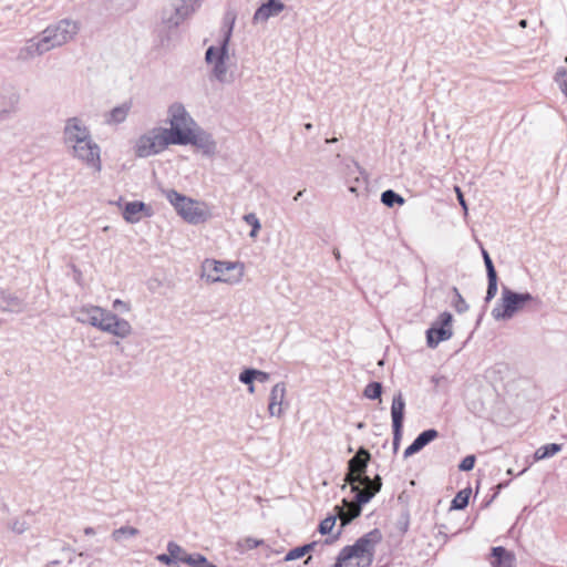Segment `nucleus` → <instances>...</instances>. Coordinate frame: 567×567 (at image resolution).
I'll return each mask as SVG.
<instances>
[{
    "label": "nucleus",
    "instance_id": "c756f323",
    "mask_svg": "<svg viewBox=\"0 0 567 567\" xmlns=\"http://www.w3.org/2000/svg\"><path fill=\"white\" fill-rule=\"evenodd\" d=\"M167 551L171 553L174 564L178 561L184 563V559L190 555L175 542H168Z\"/></svg>",
    "mask_w": 567,
    "mask_h": 567
},
{
    "label": "nucleus",
    "instance_id": "4d7b16f0",
    "mask_svg": "<svg viewBox=\"0 0 567 567\" xmlns=\"http://www.w3.org/2000/svg\"><path fill=\"white\" fill-rule=\"evenodd\" d=\"M302 194H303V190L298 192V193L296 194V196L293 197V200H296V202H297V200L302 196Z\"/></svg>",
    "mask_w": 567,
    "mask_h": 567
},
{
    "label": "nucleus",
    "instance_id": "39448f33",
    "mask_svg": "<svg viewBox=\"0 0 567 567\" xmlns=\"http://www.w3.org/2000/svg\"><path fill=\"white\" fill-rule=\"evenodd\" d=\"M163 194L177 214L187 223L197 225L207 220L209 214L205 204L182 195L175 189H165Z\"/></svg>",
    "mask_w": 567,
    "mask_h": 567
},
{
    "label": "nucleus",
    "instance_id": "9d476101",
    "mask_svg": "<svg viewBox=\"0 0 567 567\" xmlns=\"http://www.w3.org/2000/svg\"><path fill=\"white\" fill-rule=\"evenodd\" d=\"M167 113L171 127L165 128V131L172 137L173 145H178L179 142L176 141L178 138V134L188 135L193 130L197 127V124L187 112L185 106L179 102L173 103L168 107Z\"/></svg>",
    "mask_w": 567,
    "mask_h": 567
},
{
    "label": "nucleus",
    "instance_id": "a18cd8bd",
    "mask_svg": "<svg viewBox=\"0 0 567 567\" xmlns=\"http://www.w3.org/2000/svg\"><path fill=\"white\" fill-rule=\"evenodd\" d=\"M156 559L164 564V565H167V566H172L174 564L173 561V557L171 555V553L167 551V554H159L156 556Z\"/></svg>",
    "mask_w": 567,
    "mask_h": 567
},
{
    "label": "nucleus",
    "instance_id": "e433bc0d",
    "mask_svg": "<svg viewBox=\"0 0 567 567\" xmlns=\"http://www.w3.org/2000/svg\"><path fill=\"white\" fill-rule=\"evenodd\" d=\"M264 544L262 539H256L254 537H246L238 543L241 550H250Z\"/></svg>",
    "mask_w": 567,
    "mask_h": 567
},
{
    "label": "nucleus",
    "instance_id": "20e7f679",
    "mask_svg": "<svg viewBox=\"0 0 567 567\" xmlns=\"http://www.w3.org/2000/svg\"><path fill=\"white\" fill-rule=\"evenodd\" d=\"M370 453L364 447H360L354 456L348 462V472L346 474V483L351 486V491L372 488L378 483H382L380 475L373 478L367 475V467L370 461Z\"/></svg>",
    "mask_w": 567,
    "mask_h": 567
},
{
    "label": "nucleus",
    "instance_id": "7ed1b4c3",
    "mask_svg": "<svg viewBox=\"0 0 567 567\" xmlns=\"http://www.w3.org/2000/svg\"><path fill=\"white\" fill-rule=\"evenodd\" d=\"M379 529H373L355 540L353 545L343 547L331 567H344L352 558L358 559V567H368L374 558L375 546L381 542Z\"/></svg>",
    "mask_w": 567,
    "mask_h": 567
},
{
    "label": "nucleus",
    "instance_id": "49530a36",
    "mask_svg": "<svg viewBox=\"0 0 567 567\" xmlns=\"http://www.w3.org/2000/svg\"><path fill=\"white\" fill-rule=\"evenodd\" d=\"M113 309L121 310L123 312H127V311H130V306L121 299H115L113 301Z\"/></svg>",
    "mask_w": 567,
    "mask_h": 567
},
{
    "label": "nucleus",
    "instance_id": "4be33fe9",
    "mask_svg": "<svg viewBox=\"0 0 567 567\" xmlns=\"http://www.w3.org/2000/svg\"><path fill=\"white\" fill-rule=\"evenodd\" d=\"M285 9L281 1L268 0L262 3L254 13V22H266L269 18L278 16Z\"/></svg>",
    "mask_w": 567,
    "mask_h": 567
},
{
    "label": "nucleus",
    "instance_id": "052dcab7",
    "mask_svg": "<svg viewBox=\"0 0 567 567\" xmlns=\"http://www.w3.org/2000/svg\"><path fill=\"white\" fill-rule=\"evenodd\" d=\"M439 380H440V378L432 377V382H434L435 384H437V383H439Z\"/></svg>",
    "mask_w": 567,
    "mask_h": 567
},
{
    "label": "nucleus",
    "instance_id": "a211bd4d",
    "mask_svg": "<svg viewBox=\"0 0 567 567\" xmlns=\"http://www.w3.org/2000/svg\"><path fill=\"white\" fill-rule=\"evenodd\" d=\"M287 389L284 382L276 383L269 394L268 412L270 416L280 417L284 413Z\"/></svg>",
    "mask_w": 567,
    "mask_h": 567
},
{
    "label": "nucleus",
    "instance_id": "6e6d98bb",
    "mask_svg": "<svg viewBox=\"0 0 567 567\" xmlns=\"http://www.w3.org/2000/svg\"><path fill=\"white\" fill-rule=\"evenodd\" d=\"M518 24H519V27H522V28H526V27H527V20L523 19V20H520V21H519V23H518Z\"/></svg>",
    "mask_w": 567,
    "mask_h": 567
},
{
    "label": "nucleus",
    "instance_id": "0eeeda50",
    "mask_svg": "<svg viewBox=\"0 0 567 567\" xmlns=\"http://www.w3.org/2000/svg\"><path fill=\"white\" fill-rule=\"evenodd\" d=\"M204 276L208 282H226L236 285L244 276V265L240 262L206 259L203 264Z\"/></svg>",
    "mask_w": 567,
    "mask_h": 567
},
{
    "label": "nucleus",
    "instance_id": "9b49d317",
    "mask_svg": "<svg viewBox=\"0 0 567 567\" xmlns=\"http://www.w3.org/2000/svg\"><path fill=\"white\" fill-rule=\"evenodd\" d=\"M382 483H378L372 488H362L351 491L354 493V503L343 499V506H337L339 518L342 520V525L349 524L354 518L359 517L362 512V505L368 504L380 491Z\"/></svg>",
    "mask_w": 567,
    "mask_h": 567
},
{
    "label": "nucleus",
    "instance_id": "f3484780",
    "mask_svg": "<svg viewBox=\"0 0 567 567\" xmlns=\"http://www.w3.org/2000/svg\"><path fill=\"white\" fill-rule=\"evenodd\" d=\"M50 50L47 44L43 42V38L41 34L34 37L25 42V44L20 48L17 59L20 61H29L34 59L35 56H40Z\"/></svg>",
    "mask_w": 567,
    "mask_h": 567
},
{
    "label": "nucleus",
    "instance_id": "37998d69",
    "mask_svg": "<svg viewBox=\"0 0 567 567\" xmlns=\"http://www.w3.org/2000/svg\"><path fill=\"white\" fill-rule=\"evenodd\" d=\"M10 528L12 532L17 533V534H22L27 530L28 526H27V523L23 522V520H14L11 525H10Z\"/></svg>",
    "mask_w": 567,
    "mask_h": 567
},
{
    "label": "nucleus",
    "instance_id": "473e14b6",
    "mask_svg": "<svg viewBox=\"0 0 567 567\" xmlns=\"http://www.w3.org/2000/svg\"><path fill=\"white\" fill-rule=\"evenodd\" d=\"M244 221L251 226V230L249 233L250 238H256L261 228V224L255 213H248L243 217Z\"/></svg>",
    "mask_w": 567,
    "mask_h": 567
},
{
    "label": "nucleus",
    "instance_id": "6ab92c4d",
    "mask_svg": "<svg viewBox=\"0 0 567 567\" xmlns=\"http://www.w3.org/2000/svg\"><path fill=\"white\" fill-rule=\"evenodd\" d=\"M20 96L11 89L0 91V118H7L18 110Z\"/></svg>",
    "mask_w": 567,
    "mask_h": 567
},
{
    "label": "nucleus",
    "instance_id": "f8f14e48",
    "mask_svg": "<svg viewBox=\"0 0 567 567\" xmlns=\"http://www.w3.org/2000/svg\"><path fill=\"white\" fill-rule=\"evenodd\" d=\"M68 150L74 158L93 168L94 172L100 173L102 171L101 148L92 138L74 144Z\"/></svg>",
    "mask_w": 567,
    "mask_h": 567
},
{
    "label": "nucleus",
    "instance_id": "393cba45",
    "mask_svg": "<svg viewBox=\"0 0 567 567\" xmlns=\"http://www.w3.org/2000/svg\"><path fill=\"white\" fill-rule=\"evenodd\" d=\"M132 107L131 102H124L118 106L113 107L106 115H105V123L109 125H117L123 123Z\"/></svg>",
    "mask_w": 567,
    "mask_h": 567
},
{
    "label": "nucleus",
    "instance_id": "72a5a7b5",
    "mask_svg": "<svg viewBox=\"0 0 567 567\" xmlns=\"http://www.w3.org/2000/svg\"><path fill=\"white\" fill-rule=\"evenodd\" d=\"M363 394L370 400L379 399L382 394V384L380 382H370L365 386Z\"/></svg>",
    "mask_w": 567,
    "mask_h": 567
},
{
    "label": "nucleus",
    "instance_id": "603ef678",
    "mask_svg": "<svg viewBox=\"0 0 567 567\" xmlns=\"http://www.w3.org/2000/svg\"><path fill=\"white\" fill-rule=\"evenodd\" d=\"M559 89L567 96V79H563V82H560Z\"/></svg>",
    "mask_w": 567,
    "mask_h": 567
},
{
    "label": "nucleus",
    "instance_id": "423d86ee",
    "mask_svg": "<svg viewBox=\"0 0 567 567\" xmlns=\"http://www.w3.org/2000/svg\"><path fill=\"white\" fill-rule=\"evenodd\" d=\"M226 19L229 20V25L224 34L220 45H210L205 53V61L208 64H213V75L220 83L230 82V79H228V68L226 61L228 59V43L231 37L235 17H227Z\"/></svg>",
    "mask_w": 567,
    "mask_h": 567
},
{
    "label": "nucleus",
    "instance_id": "1a4fd4ad",
    "mask_svg": "<svg viewBox=\"0 0 567 567\" xmlns=\"http://www.w3.org/2000/svg\"><path fill=\"white\" fill-rule=\"evenodd\" d=\"M168 145H173V141L165 128L154 127L137 138L134 151L137 157H150L162 153Z\"/></svg>",
    "mask_w": 567,
    "mask_h": 567
},
{
    "label": "nucleus",
    "instance_id": "ddd939ff",
    "mask_svg": "<svg viewBox=\"0 0 567 567\" xmlns=\"http://www.w3.org/2000/svg\"><path fill=\"white\" fill-rule=\"evenodd\" d=\"M178 138L176 141L179 142L178 145H193L197 148L202 150V152L207 156L215 155L217 151V144L214 141L213 136L199 128L198 126L193 130L188 135L178 134Z\"/></svg>",
    "mask_w": 567,
    "mask_h": 567
},
{
    "label": "nucleus",
    "instance_id": "09e8293b",
    "mask_svg": "<svg viewBox=\"0 0 567 567\" xmlns=\"http://www.w3.org/2000/svg\"><path fill=\"white\" fill-rule=\"evenodd\" d=\"M255 380L259 382H267L269 380V373L255 369Z\"/></svg>",
    "mask_w": 567,
    "mask_h": 567
},
{
    "label": "nucleus",
    "instance_id": "5701e85b",
    "mask_svg": "<svg viewBox=\"0 0 567 567\" xmlns=\"http://www.w3.org/2000/svg\"><path fill=\"white\" fill-rule=\"evenodd\" d=\"M24 307L23 299L0 288V311L19 313L24 310Z\"/></svg>",
    "mask_w": 567,
    "mask_h": 567
},
{
    "label": "nucleus",
    "instance_id": "dca6fc26",
    "mask_svg": "<svg viewBox=\"0 0 567 567\" xmlns=\"http://www.w3.org/2000/svg\"><path fill=\"white\" fill-rule=\"evenodd\" d=\"M203 0H174V13L164 19L168 28L178 27L199 8Z\"/></svg>",
    "mask_w": 567,
    "mask_h": 567
},
{
    "label": "nucleus",
    "instance_id": "f03ea898",
    "mask_svg": "<svg viewBox=\"0 0 567 567\" xmlns=\"http://www.w3.org/2000/svg\"><path fill=\"white\" fill-rule=\"evenodd\" d=\"M543 301L538 296L529 292H516L507 286L502 287V297L492 310L496 321L509 320L523 309L538 310Z\"/></svg>",
    "mask_w": 567,
    "mask_h": 567
},
{
    "label": "nucleus",
    "instance_id": "f257e3e1",
    "mask_svg": "<svg viewBox=\"0 0 567 567\" xmlns=\"http://www.w3.org/2000/svg\"><path fill=\"white\" fill-rule=\"evenodd\" d=\"M76 321L90 324L114 337L125 339L132 334L131 323L110 310L99 306H82L74 311Z\"/></svg>",
    "mask_w": 567,
    "mask_h": 567
},
{
    "label": "nucleus",
    "instance_id": "f704fd0d",
    "mask_svg": "<svg viewBox=\"0 0 567 567\" xmlns=\"http://www.w3.org/2000/svg\"><path fill=\"white\" fill-rule=\"evenodd\" d=\"M487 282L485 302H489L497 293V275L487 276Z\"/></svg>",
    "mask_w": 567,
    "mask_h": 567
},
{
    "label": "nucleus",
    "instance_id": "58836bf2",
    "mask_svg": "<svg viewBox=\"0 0 567 567\" xmlns=\"http://www.w3.org/2000/svg\"><path fill=\"white\" fill-rule=\"evenodd\" d=\"M238 380L244 384H250L255 381V369H245L239 373Z\"/></svg>",
    "mask_w": 567,
    "mask_h": 567
},
{
    "label": "nucleus",
    "instance_id": "c03bdc74",
    "mask_svg": "<svg viewBox=\"0 0 567 567\" xmlns=\"http://www.w3.org/2000/svg\"><path fill=\"white\" fill-rule=\"evenodd\" d=\"M402 427L403 426H399L398 431H396V427H392V430H393V449H394V451H396L399 449L401 436H402Z\"/></svg>",
    "mask_w": 567,
    "mask_h": 567
},
{
    "label": "nucleus",
    "instance_id": "a19ab883",
    "mask_svg": "<svg viewBox=\"0 0 567 567\" xmlns=\"http://www.w3.org/2000/svg\"><path fill=\"white\" fill-rule=\"evenodd\" d=\"M475 456L474 455H467L465 456L462 462L460 463L458 465V470L460 471H464V472H467V471H471L474 465H475Z\"/></svg>",
    "mask_w": 567,
    "mask_h": 567
},
{
    "label": "nucleus",
    "instance_id": "c85d7f7f",
    "mask_svg": "<svg viewBox=\"0 0 567 567\" xmlns=\"http://www.w3.org/2000/svg\"><path fill=\"white\" fill-rule=\"evenodd\" d=\"M184 564L189 565L190 567H217L215 564L208 561V559L199 554H190L184 559Z\"/></svg>",
    "mask_w": 567,
    "mask_h": 567
},
{
    "label": "nucleus",
    "instance_id": "ea45409f",
    "mask_svg": "<svg viewBox=\"0 0 567 567\" xmlns=\"http://www.w3.org/2000/svg\"><path fill=\"white\" fill-rule=\"evenodd\" d=\"M306 554H305V549L302 548V546H299V547H295L293 549L289 550L285 557V561H291V560H295V559H299L301 557H303Z\"/></svg>",
    "mask_w": 567,
    "mask_h": 567
},
{
    "label": "nucleus",
    "instance_id": "aec40b11",
    "mask_svg": "<svg viewBox=\"0 0 567 567\" xmlns=\"http://www.w3.org/2000/svg\"><path fill=\"white\" fill-rule=\"evenodd\" d=\"M122 214L127 223L135 224L141 220V214L150 217L152 215V208L143 202L134 200L125 204Z\"/></svg>",
    "mask_w": 567,
    "mask_h": 567
},
{
    "label": "nucleus",
    "instance_id": "2eb2a0df",
    "mask_svg": "<svg viewBox=\"0 0 567 567\" xmlns=\"http://www.w3.org/2000/svg\"><path fill=\"white\" fill-rule=\"evenodd\" d=\"M92 138L89 127L79 117H70L63 128V143L69 148L74 144Z\"/></svg>",
    "mask_w": 567,
    "mask_h": 567
},
{
    "label": "nucleus",
    "instance_id": "412c9836",
    "mask_svg": "<svg viewBox=\"0 0 567 567\" xmlns=\"http://www.w3.org/2000/svg\"><path fill=\"white\" fill-rule=\"evenodd\" d=\"M439 436V432L435 429H429L421 432L415 440L404 450L403 457L408 458L415 453L420 452L423 447L430 444Z\"/></svg>",
    "mask_w": 567,
    "mask_h": 567
},
{
    "label": "nucleus",
    "instance_id": "13d9d810",
    "mask_svg": "<svg viewBox=\"0 0 567 567\" xmlns=\"http://www.w3.org/2000/svg\"><path fill=\"white\" fill-rule=\"evenodd\" d=\"M338 140L336 137H332V138H327L326 140V143H336Z\"/></svg>",
    "mask_w": 567,
    "mask_h": 567
},
{
    "label": "nucleus",
    "instance_id": "c9c22d12",
    "mask_svg": "<svg viewBox=\"0 0 567 567\" xmlns=\"http://www.w3.org/2000/svg\"><path fill=\"white\" fill-rule=\"evenodd\" d=\"M452 291H453V293L455 296V299L453 301V306H454L455 310L458 313H463V312L467 311L468 305L466 303V301L464 300V298L460 293L458 289L456 287H453Z\"/></svg>",
    "mask_w": 567,
    "mask_h": 567
},
{
    "label": "nucleus",
    "instance_id": "79ce46f5",
    "mask_svg": "<svg viewBox=\"0 0 567 567\" xmlns=\"http://www.w3.org/2000/svg\"><path fill=\"white\" fill-rule=\"evenodd\" d=\"M482 255H483V259H484V264H485L487 276H489V275H497V272L495 270V267H494V264H493L488 252L485 249H483L482 250Z\"/></svg>",
    "mask_w": 567,
    "mask_h": 567
},
{
    "label": "nucleus",
    "instance_id": "680f3d73",
    "mask_svg": "<svg viewBox=\"0 0 567 567\" xmlns=\"http://www.w3.org/2000/svg\"><path fill=\"white\" fill-rule=\"evenodd\" d=\"M353 166L355 167V169L360 171V166L358 165V163H353Z\"/></svg>",
    "mask_w": 567,
    "mask_h": 567
},
{
    "label": "nucleus",
    "instance_id": "a878e982",
    "mask_svg": "<svg viewBox=\"0 0 567 567\" xmlns=\"http://www.w3.org/2000/svg\"><path fill=\"white\" fill-rule=\"evenodd\" d=\"M493 567H514L515 556L502 546L492 548Z\"/></svg>",
    "mask_w": 567,
    "mask_h": 567
},
{
    "label": "nucleus",
    "instance_id": "8fccbe9b",
    "mask_svg": "<svg viewBox=\"0 0 567 567\" xmlns=\"http://www.w3.org/2000/svg\"><path fill=\"white\" fill-rule=\"evenodd\" d=\"M455 190H456V193H457V199H458V202H460L461 206H462V207H463V209L466 212V210H467V206H466V202H465V199H464V196H463V194H462L461 189H460L458 187H455Z\"/></svg>",
    "mask_w": 567,
    "mask_h": 567
},
{
    "label": "nucleus",
    "instance_id": "e2e57ef3",
    "mask_svg": "<svg viewBox=\"0 0 567 567\" xmlns=\"http://www.w3.org/2000/svg\"><path fill=\"white\" fill-rule=\"evenodd\" d=\"M565 62L567 63V56L565 58Z\"/></svg>",
    "mask_w": 567,
    "mask_h": 567
},
{
    "label": "nucleus",
    "instance_id": "2f4dec72",
    "mask_svg": "<svg viewBox=\"0 0 567 567\" xmlns=\"http://www.w3.org/2000/svg\"><path fill=\"white\" fill-rule=\"evenodd\" d=\"M381 202L388 207H393L395 204L402 205L404 199L394 190L388 189L381 194Z\"/></svg>",
    "mask_w": 567,
    "mask_h": 567
},
{
    "label": "nucleus",
    "instance_id": "7c9ffc66",
    "mask_svg": "<svg viewBox=\"0 0 567 567\" xmlns=\"http://www.w3.org/2000/svg\"><path fill=\"white\" fill-rule=\"evenodd\" d=\"M471 489L460 491L452 501V509H464L468 505Z\"/></svg>",
    "mask_w": 567,
    "mask_h": 567
},
{
    "label": "nucleus",
    "instance_id": "b1692460",
    "mask_svg": "<svg viewBox=\"0 0 567 567\" xmlns=\"http://www.w3.org/2000/svg\"><path fill=\"white\" fill-rule=\"evenodd\" d=\"M405 401L401 392H398L392 400L391 416L392 427L403 426Z\"/></svg>",
    "mask_w": 567,
    "mask_h": 567
},
{
    "label": "nucleus",
    "instance_id": "3c124183",
    "mask_svg": "<svg viewBox=\"0 0 567 567\" xmlns=\"http://www.w3.org/2000/svg\"><path fill=\"white\" fill-rule=\"evenodd\" d=\"M316 546H317L316 542L303 545L302 548L305 549V554H308L309 551L313 550V548Z\"/></svg>",
    "mask_w": 567,
    "mask_h": 567
},
{
    "label": "nucleus",
    "instance_id": "cd10ccee",
    "mask_svg": "<svg viewBox=\"0 0 567 567\" xmlns=\"http://www.w3.org/2000/svg\"><path fill=\"white\" fill-rule=\"evenodd\" d=\"M140 534V530L132 526H122L112 532L111 537L114 542L121 543L125 538L135 537Z\"/></svg>",
    "mask_w": 567,
    "mask_h": 567
},
{
    "label": "nucleus",
    "instance_id": "864d4df0",
    "mask_svg": "<svg viewBox=\"0 0 567 567\" xmlns=\"http://www.w3.org/2000/svg\"><path fill=\"white\" fill-rule=\"evenodd\" d=\"M84 534L87 535V536H92L95 534V530L93 527H85L84 528Z\"/></svg>",
    "mask_w": 567,
    "mask_h": 567
},
{
    "label": "nucleus",
    "instance_id": "5fc2aeb1",
    "mask_svg": "<svg viewBox=\"0 0 567 567\" xmlns=\"http://www.w3.org/2000/svg\"><path fill=\"white\" fill-rule=\"evenodd\" d=\"M248 385V392L254 393L255 392V385L254 383L247 384Z\"/></svg>",
    "mask_w": 567,
    "mask_h": 567
},
{
    "label": "nucleus",
    "instance_id": "6e6552de",
    "mask_svg": "<svg viewBox=\"0 0 567 567\" xmlns=\"http://www.w3.org/2000/svg\"><path fill=\"white\" fill-rule=\"evenodd\" d=\"M80 31V23L72 19H61L49 24L40 34L51 51L71 42Z\"/></svg>",
    "mask_w": 567,
    "mask_h": 567
},
{
    "label": "nucleus",
    "instance_id": "bb28decb",
    "mask_svg": "<svg viewBox=\"0 0 567 567\" xmlns=\"http://www.w3.org/2000/svg\"><path fill=\"white\" fill-rule=\"evenodd\" d=\"M561 449H563V445L557 444V443H550V444L543 445L535 451L534 460L542 461V460L551 457L555 454H557L558 452H560Z\"/></svg>",
    "mask_w": 567,
    "mask_h": 567
},
{
    "label": "nucleus",
    "instance_id": "de8ad7c7",
    "mask_svg": "<svg viewBox=\"0 0 567 567\" xmlns=\"http://www.w3.org/2000/svg\"><path fill=\"white\" fill-rule=\"evenodd\" d=\"M563 79H567V70L565 68H559L555 74V81L558 84V86H560V82H563Z\"/></svg>",
    "mask_w": 567,
    "mask_h": 567
},
{
    "label": "nucleus",
    "instance_id": "4468645a",
    "mask_svg": "<svg viewBox=\"0 0 567 567\" xmlns=\"http://www.w3.org/2000/svg\"><path fill=\"white\" fill-rule=\"evenodd\" d=\"M453 317L450 312H442L437 320L426 331V343L430 348H436L442 341L449 340L453 332L451 329Z\"/></svg>",
    "mask_w": 567,
    "mask_h": 567
},
{
    "label": "nucleus",
    "instance_id": "4c0bfd02",
    "mask_svg": "<svg viewBox=\"0 0 567 567\" xmlns=\"http://www.w3.org/2000/svg\"><path fill=\"white\" fill-rule=\"evenodd\" d=\"M336 519V516H328L327 518L321 520L319 524V533L322 535L329 534L334 527Z\"/></svg>",
    "mask_w": 567,
    "mask_h": 567
},
{
    "label": "nucleus",
    "instance_id": "bf43d9fd",
    "mask_svg": "<svg viewBox=\"0 0 567 567\" xmlns=\"http://www.w3.org/2000/svg\"><path fill=\"white\" fill-rule=\"evenodd\" d=\"M305 128H306L307 131L312 130V124H311V123H306V124H305Z\"/></svg>",
    "mask_w": 567,
    "mask_h": 567
}]
</instances>
